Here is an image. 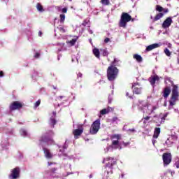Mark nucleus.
Wrapping results in <instances>:
<instances>
[{"label": "nucleus", "instance_id": "obj_5", "mask_svg": "<svg viewBox=\"0 0 179 179\" xmlns=\"http://www.w3.org/2000/svg\"><path fill=\"white\" fill-rule=\"evenodd\" d=\"M112 141L111 148L113 149H118L117 146H120V141H121V134H115L110 136Z\"/></svg>", "mask_w": 179, "mask_h": 179}, {"label": "nucleus", "instance_id": "obj_2", "mask_svg": "<svg viewBox=\"0 0 179 179\" xmlns=\"http://www.w3.org/2000/svg\"><path fill=\"white\" fill-rule=\"evenodd\" d=\"M104 162H109L105 166V169L106 171H107V174H108L109 173L112 174L114 166L117 165V160L114 159V158L113 157H108L103 159V163Z\"/></svg>", "mask_w": 179, "mask_h": 179}, {"label": "nucleus", "instance_id": "obj_40", "mask_svg": "<svg viewBox=\"0 0 179 179\" xmlns=\"http://www.w3.org/2000/svg\"><path fill=\"white\" fill-rule=\"evenodd\" d=\"M156 106H152V109L150 110V115L152 114L153 113V111H155V110H156Z\"/></svg>", "mask_w": 179, "mask_h": 179}, {"label": "nucleus", "instance_id": "obj_7", "mask_svg": "<svg viewBox=\"0 0 179 179\" xmlns=\"http://www.w3.org/2000/svg\"><path fill=\"white\" fill-rule=\"evenodd\" d=\"M162 160L164 162V166L166 167V166H169L171 163L172 160V156L171 153L170 152H166L162 155Z\"/></svg>", "mask_w": 179, "mask_h": 179}, {"label": "nucleus", "instance_id": "obj_61", "mask_svg": "<svg viewBox=\"0 0 179 179\" xmlns=\"http://www.w3.org/2000/svg\"><path fill=\"white\" fill-rule=\"evenodd\" d=\"M69 2H72V0H69Z\"/></svg>", "mask_w": 179, "mask_h": 179}, {"label": "nucleus", "instance_id": "obj_34", "mask_svg": "<svg viewBox=\"0 0 179 179\" xmlns=\"http://www.w3.org/2000/svg\"><path fill=\"white\" fill-rule=\"evenodd\" d=\"M20 134H21L22 136H27V131L24 129H21Z\"/></svg>", "mask_w": 179, "mask_h": 179}, {"label": "nucleus", "instance_id": "obj_39", "mask_svg": "<svg viewBox=\"0 0 179 179\" xmlns=\"http://www.w3.org/2000/svg\"><path fill=\"white\" fill-rule=\"evenodd\" d=\"M68 12V8H64L62 9V13H66Z\"/></svg>", "mask_w": 179, "mask_h": 179}, {"label": "nucleus", "instance_id": "obj_53", "mask_svg": "<svg viewBox=\"0 0 179 179\" xmlns=\"http://www.w3.org/2000/svg\"><path fill=\"white\" fill-rule=\"evenodd\" d=\"M86 24H87V22L84 21L83 23V26H86Z\"/></svg>", "mask_w": 179, "mask_h": 179}, {"label": "nucleus", "instance_id": "obj_6", "mask_svg": "<svg viewBox=\"0 0 179 179\" xmlns=\"http://www.w3.org/2000/svg\"><path fill=\"white\" fill-rule=\"evenodd\" d=\"M100 129V119L95 120L91 125L90 129V134L91 135H96Z\"/></svg>", "mask_w": 179, "mask_h": 179}, {"label": "nucleus", "instance_id": "obj_42", "mask_svg": "<svg viewBox=\"0 0 179 179\" xmlns=\"http://www.w3.org/2000/svg\"><path fill=\"white\" fill-rule=\"evenodd\" d=\"M127 132L134 133V132H136V130H135V129H129V130H127Z\"/></svg>", "mask_w": 179, "mask_h": 179}, {"label": "nucleus", "instance_id": "obj_55", "mask_svg": "<svg viewBox=\"0 0 179 179\" xmlns=\"http://www.w3.org/2000/svg\"><path fill=\"white\" fill-rule=\"evenodd\" d=\"M117 120H118V117H115L113 118V121H117Z\"/></svg>", "mask_w": 179, "mask_h": 179}, {"label": "nucleus", "instance_id": "obj_43", "mask_svg": "<svg viewBox=\"0 0 179 179\" xmlns=\"http://www.w3.org/2000/svg\"><path fill=\"white\" fill-rule=\"evenodd\" d=\"M162 12H164V13H169V8H164V10H162Z\"/></svg>", "mask_w": 179, "mask_h": 179}, {"label": "nucleus", "instance_id": "obj_23", "mask_svg": "<svg viewBox=\"0 0 179 179\" xmlns=\"http://www.w3.org/2000/svg\"><path fill=\"white\" fill-rule=\"evenodd\" d=\"M93 54L96 58H100V50L98 48L93 49Z\"/></svg>", "mask_w": 179, "mask_h": 179}, {"label": "nucleus", "instance_id": "obj_4", "mask_svg": "<svg viewBox=\"0 0 179 179\" xmlns=\"http://www.w3.org/2000/svg\"><path fill=\"white\" fill-rule=\"evenodd\" d=\"M179 97V92H178V86L176 85H174L173 86V90H172V95L171 97V101H169V105L170 106H176V101L178 100Z\"/></svg>", "mask_w": 179, "mask_h": 179}, {"label": "nucleus", "instance_id": "obj_46", "mask_svg": "<svg viewBox=\"0 0 179 179\" xmlns=\"http://www.w3.org/2000/svg\"><path fill=\"white\" fill-rule=\"evenodd\" d=\"M82 76H83V74H82V73H78L77 74V78H82Z\"/></svg>", "mask_w": 179, "mask_h": 179}, {"label": "nucleus", "instance_id": "obj_29", "mask_svg": "<svg viewBox=\"0 0 179 179\" xmlns=\"http://www.w3.org/2000/svg\"><path fill=\"white\" fill-rule=\"evenodd\" d=\"M101 3L105 6H108L110 5V0H101Z\"/></svg>", "mask_w": 179, "mask_h": 179}, {"label": "nucleus", "instance_id": "obj_8", "mask_svg": "<svg viewBox=\"0 0 179 179\" xmlns=\"http://www.w3.org/2000/svg\"><path fill=\"white\" fill-rule=\"evenodd\" d=\"M23 107V105H22V103L19 101H14L10 105V111H13L15 110H19Z\"/></svg>", "mask_w": 179, "mask_h": 179}, {"label": "nucleus", "instance_id": "obj_32", "mask_svg": "<svg viewBox=\"0 0 179 179\" xmlns=\"http://www.w3.org/2000/svg\"><path fill=\"white\" fill-rule=\"evenodd\" d=\"M57 29L59 30L60 33H66V29H65L62 26L58 27Z\"/></svg>", "mask_w": 179, "mask_h": 179}, {"label": "nucleus", "instance_id": "obj_35", "mask_svg": "<svg viewBox=\"0 0 179 179\" xmlns=\"http://www.w3.org/2000/svg\"><path fill=\"white\" fill-rule=\"evenodd\" d=\"M41 103V100H38L35 103H34V108H37V107H38V106H40Z\"/></svg>", "mask_w": 179, "mask_h": 179}, {"label": "nucleus", "instance_id": "obj_30", "mask_svg": "<svg viewBox=\"0 0 179 179\" xmlns=\"http://www.w3.org/2000/svg\"><path fill=\"white\" fill-rule=\"evenodd\" d=\"M60 23H65V14H60Z\"/></svg>", "mask_w": 179, "mask_h": 179}, {"label": "nucleus", "instance_id": "obj_52", "mask_svg": "<svg viewBox=\"0 0 179 179\" xmlns=\"http://www.w3.org/2000/svg\"><path fill=\"white\" fill-rule=\"evenodd\" d=\"M42 34H43V32H41V31H39L38 32L39 37H41Z\"/></svg>", "mask_w": 179, "mask_h": 179}, {"label": "nucleus", "instance_id": "obj_3", "mask_svg": "<svg viewBox=\"0 0 179 179\" xmlns=\"http://www.w3.org/2000/svg\"><path fill=\"white\" fill-rule=\"evenodd\" d=\"M131 20H132L131 15L127 13H122L119 22V27H123V29H125V27H127V23H128V22H131Z\"/></svg>", "mask_w": 179, "mask_h": 179}, {"label": "nucleus", "instance_id": "obj_49", "mask_svg": "<svg viewBox=\"0 0 179 179\" xmlns=\"http://www.w3.org/2000/svg\"><path fill=\"white\" fill-rule=\"evenodd\" d=\"M122 143H123L124 146H125V147L128 146V145H129V143L123 142Z\"/></svg>", "mask_w": 179, "mask_h": 179}, {"label": "nucleus", "instance_id": "obj_1", "mask_svg": "<svg viewBox=\"0 0 179 179\" xmlns=\"http://www.w3.org/2000/svg\"><path fill=\"white\" fill-rule=\"evenodd\" d=\"M120 70L115 67L113 65H110L107 69V78L110 82H113L117 79Z\"/></svg>", "mask_w": 179, "mask_h": 179}, {"label": "nucleus", "instance_id": "obj_58", "mask_svg": "<svg viewBox=\"0 0 179 179\" xmlns=\"http://www.w3.org/2000/svg\"><path fill=\"white\" fill-rule=\"evenodd\" d=\"M63 98H64V96H59V99H63Z\"/></svg>", "mask_w": 179, "mask_h": 179}, {"label": "nucleus", "instance_id": "obj_22", "mask_svg": "<svg viewBox=\"0 0 179 179\" xmlns=\"http://www.w3.org/2000/svg\"><path fill=\"white\" fill-rule=\"evenodd\" d=\"M57 124V120H55V117H50L49 120V124L52 128H54L55 124Z\"/></svg>", "mask_w": 179, "mask_h": 179}, {"label": "nucleus", "instance_id": "obj_48", "mask_svg": "<svg viewBox=\"0 0 179 179\" xmlns=\"http://www.w3.org/2000/svg\"><path fill=\"white\" fill-rule=\"evenodd\" d=\"M51 164H57L55 162H48V166H51Z\"/></svg>", "mask_w": 179, "mask_h": 179}, {"label": "nucleus", "instance_id": "obj_24", "mask_svg": "<svg viewBox=\"0 0 179 179\" xmlns=\"http://www.w3.org/2000/svg\"><path fill=\"white\" fill-rule=\"evenodd\" d=\"M110 65H113L115 67L120 66V59L115 58Z\"/></svg>", "mask_w": 179, "mask_h": 179}, {"label": "nucleus", "instance_id": "obj_62", "mask_svg": "<svg viewBox=\"0 0 179 179\" xmlns=\"http://www.w3.org/2000/svg\"><path fill=\"white\" fill-rule=\"evenodd\" d=\"M80 87H82V85H80Z\"/></svg>", "mask_w": 179, "mask_h": 179}, {"label": "nucleus", "instance_id": "obj_45", "mask_svg": "<svg viewBox=\"0 0 179 179\" xmlns=\"http://www.w3.org/2000/svg\"><path fill=\"white\" fill-rule=\"evenodd\" d=\"M145 121H149L150 120V116H146L143 117Z\"/></svg>", "mask_w": 179, "mask_h": 179}, {"label": "nucleus", "instance_id": "obj_54", "mask_svg": "<svg viewBox=\"0 0 179 179\" xmlns=\"http://www.w3.org/2000/svg\"><path fill=\"white\" fill-rule=\"evenodd\" d=\"M175 164H176L177 169H179V162H176Z\"/></svg>", "mask_w": 179, "mask_h": 179}, {"label": "nucleus", "instance_id": "obj_12", "mask_svg": "<svg viewBox=\"0 0 179 179\" xmlns=\"http://www.w3.org/2000/svg\"><path fill=\"white\" fill-rule=\"evenodd\" d=\"M171 23H173L171 17H168L162 24L163 29H167V27H170V26H171Z\"/></svg>", "mask_w": 179, "mask_h": 179}, {"label": "nucleus", "instance_id": "obj_25", "mask_svg": "<svg viewBox=\"0 0 179 179\" xmlns=\"http://www.w3.org/2000/svg\"><path fill=\"white\" fill-rule=\"evenodd\" d=\"M166 146H171V145H173V143H174V141H171V138H169L166 142H165Z\"/></svg>", "mask_w": 179, "mask_h": 179}, {"label": "nucleus", "instance_id": "obj_37", "mask_svg": "<svg viewBox=\"0 0 179 179\" xmlns=\"http://www.w3.org/2000/svg\"><path fill=\"white\" fill-rule=\"evenodd\" d=\"M169 138H171V141H177V139H178V137H177V136H176V135H172L171 137H169Z\"/></svg>", "mask_w": 179, "mask_h": 179}, {"label": "nucleus", "instance_id": "obj_17", "mask_svg": "<svg viewBox=\"0 0 179 179\" xmlns=\"http://www.w3.org/2000/svg\"><path fill=\"white\" fill-rule=\"evenodd\" d=\"M160 47V45L159 43H153L152 45H148L145 50L147 52L152 51V50H155V48H159Z\"/></svg>", "mask_w": 179, "mask_h": 179}, {"label": "nucleus", "instance_id": "obj_16", "mask_svg": "<svg viewBox=\"0 0 179 179\" xmlns=\"http://www.w3.org/2000/svg\"><path fill=\"white\" fill-rule=\"evenodd\" d=\"M170 93H171V90L170 89V87H165L163 92V97L164 99H167V97L170 96Z\"/></svg>", "mask_w": 179, "mask_h": 179}, {"label": "nucleus", "instance_id": "obj_47", "mask_svg": "<svg viewBox=\"0 0 179 179\" xmlns=\"http://www.w3.org/2000/svg\"><path fill=\"white\" fill-rule=\"evenodd\" d=\"M51 173H55V171H57V168H52V169H50Z\"/></svg>", "mask_w": 179, "mask_h": 179}, {"label": "nucleus", "instance_id": "obj_44", "mask_svg": "<svg viewBox=\"0 0 179 179\" xmlns=\"http://www.w3.org/2000/svg\"><path fill=\"white\" fill-rule=\"evenodd\" d=\"M104 43H110V38H106L104 39Z\"/></svg>", "mask_w": 179, "mask_h": 179}, {"label": "nucleus", "instance_id": "obj_20", "mask_svg": "<svg viewBox=\"0 0 179 179\" xmlns=\"http://www.w3.org/2000/svg\"><path fill=\"white\" fill-rule=\"evenodd\" d=\"M133 58H134V59H136L137 61V62H138L139 64H141V62H142L143 61V58H142V56H141L140 55H138V54H134L133 55Z\"/></svg>", "mask_w": 179, "mask_h": 179}, {"label": "nucleus", "instance_id": "obj_60", "mask_svg": "<svg viewBox=\"0 0 179 179\" xmlns=\"http://www.w3.org/2000/svg\"><path fill=\"white\" fill-rule=\"evenodd\" d=\"M131 22H134V19H132V18H131Z\"/></svg>", "mask_w": 179, "mask_h": 179}, {"label": "nucleus", "instance_id": "obj_41", "mask_svg": "<svg viewBox=\"0 0 179 179\" xmlns=\"http://www.w3.org/2000/svg\"><path fill=\"white\" fill-rule=\"evenodd\" d=\"M34 58H40V52H36L34 55Z\"/></svg>", "mask_w": 179, "mask_h": 179}, {"label": "nucleus", "instance_id": "obj_56", "mask_svg": "<svg viewBox=\"0 0 179 179\" xmlns=\"http://www.w3.org/2000/svg\"><path fill=\"white\" fill-rule=\"evenodd\" d=\"M152 145H155V144L156 143V140L153 139V140L152 141Z\"/></svg>", "mask_w": 179, "mask_h": 179}, {"label": "nucleus", "instance_id": "obj_19", "mask_svg": "<svg viewBox=\"0 0 179 179\" xmlns=\"http://www.w3.org/2000/svg\"><path fill=\"white\" fill-rule=\"evenodd\" d=\"M45 157L46 159H51L54 157V154L48 149H45Z\"/></svg>", "mask_w": 179, "mask_h": 179}, {"label": "nucleus", "instance_id": "obj_21", "mask_svg": "<svg viewBox=\"0 0 179 179\" xmlns=\"http://www.w3.org/2000/svg\"><path fill=\"white\" fill-rule=\"evenodd\" d=\"M164 16V13H159L155 15V17L153 18V22H157V20H160L162 17Z\"/></svg>", "mask_w": 179, "mask_h": 179}, {"label": "nucleus", "instance_id": "obj_33", "mask_svg": "<svg viewBox=\"0 0 179 179\" xmlns=\"http://www.w3.org/2000/svg\"><path fill=\"white\" fill-rule=\"evenodd\" d=\"M164 51L167 57H170L171 55V52H170L168 48H165Z\"/></svg>", "mask_w": 179, "mask_h": 179}, {"label": "nucleus", "instance_id": "obj_31", "mask_svg": "<svg viewBox=\"0 0 179 179\" xmlns=\"http://www.w3.org/2000/svg\"><path fill=\"white\" fill-rule=\"evenodd\" d=\"M106 114H108V111L107 110V108L102 109L100 111V115H106Z\"/></svg>", "mask_w": 179, "mask_h": 179}, {"label": "nucleus", "instance_id": "obj_59", "mask_svg": "<svg viewBox=\"0 0 179 179\" xmlns=\"http://www.w3.org/2000/svg\"><path fill=\"white\" fill-rule=\"evenodd\" d=\"M143 103V101H140V104H142Z\"/></svg>", "mask_w": 179, "mask_h": 179}, {"label": "nucleus", "instance_id": "obj_27", "mask_svg": "<svg viewBox=\"0 0 179 179\" xmlns=\"http://www.w3.org/2000/svg\"><path fill=\"white\" fill-rule=\"evenodd\" d=\"M76 41H78V38H73V39L69 41V43L71 47H73V45H75Z\"/></svg>", "mask_w": 179, "mask_h": 179}, {"label": "nucleus", "instance_id": "obj_9", "mask_svg": "<svg viewBox=\"0 0 179 179\" xmlns=\"http://www.w3.org/2000/svg\"><path fill=\"white\" fill-rule=\"evenodd\" d=\"M54 136V131H50L49 133L46 134L45 142L49 145H52L54 143V139L52 137Z\"/></svg>", "mask_w": 179, "mask_h": 179}, {"label": "nucleus", "instance_id": "obj_13", "mask_svg": "<svg viewBox=\"0 0 179 179\" xmlns=\"http://www.w3.org/2000/svg\"><path fill=\"white\" fill-rule=\"evenodd\" d=\"M83 134V128L76 129L73 131V135H74L75 139H79V136Z\"/></svg>", "mask_w": 179, "mask_h": 179}, {"label": "nucleus", "instance_id": "obj_51", "mask_svg": "<svg viewBox=\"0 0 179 179\" xmlns=\"http://www.w3.org/2000/svg\"><path fill=\"white\" fill-rule=\"evenodd\" d=\"M3 76V71H0V78H2Z\"/></svg>", "mask_w": 179, "mask_h": 179}, {"label": "nucleus", "instance_id": "obj_14", "mask_svg": "<svg viewBox=\"0 0 179 179\" xmlns=\"http://www.w3.org/2000/svg\"><path fill=\"white\" fill-rule=\"evenodd\" d=\"M39 146H41L43 149L44 153H45V136H42L39 138Z\"/></svg>", "mask_w": 179, "mask_h": 179}, {"label": "nucleus", "instance_id": "obj_26", "mask_svg": "<svg viewBox=\"0 0 179 179\" xmlns=\"http://www.w3.org/2000/svg\"><path fill=\"white\" fill-rule=\"evenodd\" d=\"M36 9L38 10V12H44V8H43V6H41L40 3H37Z\"/></svg>", "mask_w": 179, "mask_h": 179}, {"label": "nucleus", "instance_id": "obj_15", "mask_svg": "<svg viewBox=\"0 0 179 179\" xmlns=\"http://www.w3.org/2000/svg\"><path fill=\"white\" fill-rule=\"evenodd\" d=\"M160 78H159V76H154L149 78V82L152 86H155L156 85V81L159 82Z\"/></svg>", "mask_w": 179, "mask_h": 179}, {"label": "nucleus", "instance_id": "obj_10", "mask_svg": "<svg viewBox=\"0 0 179 179\" xmlns=\"http://www.w3.org/2000/svg\"><path fill=\"white\" fill-rule=\"evenodd\" d=\"M20 173V169H19V168H15L12 170L11 174L10 175V178L11 179L19 178Z\"/></svg>", "mask_w": 179, "mask_h": 179}, {"label": "nucleus", "instance_id": "obj_11", "mask_svg": "<svg viewBox=\"0 0 179 179\" xmlns=\"http://www.w3.org/2000/svg\"><path fill=\"white\" fill-rule=\"evenodd\" d=\"M133 87V93L135 94H142V87L139 84H134L132 85Z\"/></svg>", "mask_w": 179, "mask_h": 179}, {"label": "nucleus", "instance_id": "obj_50", "mask_svg": "<svg viewBox=\"0 0 179 179\" xmlns=\"http://www.w3.org/2000/svg\"><path fill=\"white\" fill-rule=\"evenodd\" d=\"M126 96H127L129 97L130 99H132V96H129V92H127V93H126Z\"/></svg>", "mask_w": 179, "mask_h": 179}, {"label": "nucleus", "instance_id": "obj_36", "mask_svg": "<svg viewBox=\"0 0 179 179\" xmlns=\"http://www.w3.org/2000/svg\"><path fill=\"white\" fill-rule=\"evenodd\" d=\"M102 51L103 57H107L108 55V52L106 50H103Z\"/></svg>", "mask_w": 179, "mask_h": 179}, {"label": "nucleus", "instance_id": "obj_38", "mask_svg": "<svg viewBox=\"0 0 179 179\" xmlns=\"http://www.w3.org/2000/svg\"><path fill=\"white\" fill-rule=\"evenodd\" d=\"M106 110L108 111V113L114 111V108H111V107H108V108H106Z\"/></svg>", "mask_w": 179, "mask_h": 179}, {"label": "nucleus", "instance_id": "obj_28", "mask_svg": "<svg viewBox=\"0 0 179 179\" xmlns=\"http://www.w3.org/2000/svg\"><path fill=\"white\" fill-rule=\"evenodd\" d=\"M155 10L157 12H163V10H164V8L162 7L160 5H157Z\"/></svg>", "mask_w": 179, "mask_h": 179}, {"label": "nucleus", "instance_id": "obj_57", "mask_svg": "<svg viewBox=\"0 0 179 179\" xmlns=\"http://www.w3.org/2000/svg\"><path fill=\"white\" fill-rule=\"evenodd\" d=\"M54 117H57V112H52Z\"/></svg>", "mask_w": 179, "mask_h": 179}, {"label": "nucleus", "instance_id": "obj_18", "mask_svg": "<svg viewBox=\"0 0 179 179\" xmlns=\"http://www.w3.org/2000/svg\"><path fill=\"white\" fill-rule=\"evenodd\" d=\"M159 135H160V127H156L155 129L152 138H154V139H157Z\"/></svg>", "mask_w": 179, "mask_h": 179}]
</instances>
